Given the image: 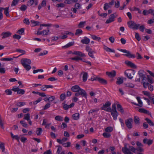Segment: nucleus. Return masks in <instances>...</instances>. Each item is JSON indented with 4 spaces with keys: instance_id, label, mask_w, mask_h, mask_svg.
<instances>
[{
    "instance_id": "obj_1",
    "label": "nucleus",
    "mask_w": 154,
    "mask_h": 154,
    "mask_svg": "<svg viewBox=\"0 0 154 154\" xmlns=\"http://www.w3.org/2000/svg\"><path fill=\"white\" fill-rule=\"evenodd\" d=\"M22 65L27 71L29 70L31 68L30 65L31 63V60L29 59H23L21 60Z\"/></svg>"
},
{
    "instance_id": "obj_2",
    "label": "nucleus",
    "mask_w": 154,
    "mask_h": 154,
    "mask_svg": "<svg viewBox=\"0 0 154 154\" xmlns=\"http://www.w3.org/2000/svg\"><path fill=\"white\" fill-rule=\"evenodd\" d=\"M9 8L8 7L5 8L0 7V20H2L3 17L2 11L4 10V13L7 17H10V14H9Z\"/></svg>"
},
{
    "instance_id": "obj_3",
    "label": "nucleus",
    "mask_w": 154,
    "mask_h": 154,
    "mask_svg": "<svg viewBox=\"0 0 154 154\" xmlns=\"http://www.w3.org/2000/svg\"><path fill=\"white\" fill-rule=\"evenodd\" d=\"M128 27L130 28L133 29H138L140 25L139 23H136L134 21H130L128 22Z\"/></svg>"
},
{
    "instance_id": "obj_4",
    "label": "nucleus",
    "mask_w": 154,
    "mask_h": 154,
    "mask_svg": "<svg viewBox=\"0 0 154 154\" xmlns=\"http://www.w3.org/2000/svg\"><path fill=\"white\" fill-rule=\"evenodd\" d=\"M135 73L134 71L132 69H128L125 72V75L130 79L133 78Z\"/></svg>"
},
{
    "instance_id": "obj_5",
    "label": "nucleus",
    "mask_w": 154,
    "mask_h": 154,
    "mask_svg": "<svg viewBox=\"0 0 154 154\" xmlns=\"http://www.w3.org/2000/svg\"><path fill=\"white\" fill-rule=\"evenodd\" d=\"M118 15L116 13L111 14L109 18L106 21L105 23L108 24L112 22L115 21V18Z\"/></svg>"
},
{
    "instance_id": "obj_6",
    "label": "nucleus",
    "mask_w": 154,
    "mask_h": 154,
    "mask_svg": "<svg viewBox=\"0 0 154 154\" xmlns=\"http://www.w3.org/2000/svg\"><path fill=\"white\" fill-rule=\"evenodd\" d=\"M12 90L14 92H17L18 94L23 95L25 93V91L23 89H20L19 88L16 87H13Z\"/></svg>"
},
{
    "instance_id": "obj_7",
    "label": "nucleus",
    "mask_w": 154,
    "mask_h": 154,
    "mask_svg": "<svg viewBox=\"0 0 154 154\" xmlns=\"http://www.w3.org/2000/svg\"><path fill=\"white\" fill-rule=\"evenodd\" d=\"M133 121V119L131 118H130L125 120V123L128 128L131 129L132 128V123Z\"/></svg>"
},
{
    "instance_id": "obj_8",
    "label": "nucleus",
    "mask_w": 154,
    "mask_h": 154,
    "mask_svg": "<svg viewBox=\"0 0 154 154\" xmlns=\"http://www.w3.org/2000/svg\"><path fill=\"white\" fill-rule=\"evenodd\" d=\"M111 108H109L107 110V111L110 112L111 115L113 117V119L115 120L117 119V117L118 116V112L116 111H111Z\"/></svg>"
},
{
    "instance_id": "obj_9",
    "label": "nucleus",
    "mask_w": 154,
    "mask_h": 154,
    "mask_svg": "<svg viewBox=\"0 0 154 154\" xmlns=\"http://www.w3.org/2000/svg\"><path fill=\"white\" fill-rule=\"evenodd\" d=\"M11 35L12 33L9 31L4 32L1 34V35L2 36V39L8 38Z\"/></svg>"
},
{
    "instance_id": "obj_10",
    "label": "nucleus",
    "mask_w": 154,
    "mask_h": 154,
    "mask_svg": "<svg viewBox=\"0 0 154 154\" xmlns=\"http://www.w3.org/2000/svg\"><path fill=\"white\" fill-rule=\"evenodd\" d=\"M80 95L86 98H87V94L84 90H82L80 92H77L75 94V95L76 97H79Z\"/></svg>"
},
{
    "instance_id": "obj_11",
    "label": "nucleus",
    "mask_w": 154,
    "mask_h": 154,
    "mask_svg": "<svg viewBox=\"0 0 154 154\" xmlns=\"http://www.w3.org/2000/svg\"><path fill=\"white\" fill-rule=\"evenodd\" d=\"M111 105V103L109 101L106 102L105 104H103V106L101 108V109L102 110H106L107 111V110L109 108H111L109 107Z\"/></svg>"
},
{
    "instance_id": "obj_12",
    "label": "nucleus",
    "mask_w": 154,
    "mask_h": 154,
    "mask_svg": "<svg viewBox=\"0 0 154 154\" xmlns=\"http://www.w3.org/2000/svg\"><path fill=\"white\" fill-rule=\"evenodd\" d=\"M71 90L73 92H80L82 90H84L81 88L78 85L73 86L71 88Z\"/></svg>"
},
{
    "instance_id": "obj_13",
    "label": "nucleus",
    "mask_w": 154,
    "mask_h": 154,
    "mask_svg": "<svg viewBox=\"0 0 154 154\" xmlns=\"http://www.w3.org/2000/svg\"><path fill=\"white\" fill-rule=\"evenodd\" d=\"M72 54L77 56H79L82 57H86V55L85 54L79 51H74L72 53Z\"/></svg>"
},
{
    "instance_id": "obj_14",
    "label": "nucleus",
    "mask_w": 154,
    "mask_h": 154,
    "mask_svg": "<svg viewBox=\"0 0 154 154\" xmlns=\"http://www.w3.org/2000/svg\"><path fill=\"white\" fill-rule=\"evenodd\" d=\"M97 80L100 83L106 85L107 84V82L106 80L101 78H96L95 79H93L92 80Z\"/></svg>"
},
{
    "instance_id": "obj_15",
    "label": "nucleus",
    "mask_w": 154,
    "mask_h": 154,
    "mask_svg": "<svg viewBox=\"0 0 154 154\" xmlns=\"http://www.w3.org/2000/svg\"><path fill=\"white\" fill-rule=\"evenodd\" d=\"M122 150L123 152L125 154H132L130 150L127 147L126 145L124 147L122 148Z\"/></svg>"
},
{
    "instance_id": "obj_16",
    "label": "nucleus",
    "mask_w": 154,
    "mask_h": 154,
    "mask_svg": "<svg viewBox=\"0 0 154 154\" xmlns=\"http://www.w3.org/2000/svg\"><path fill=\"white\" fill-rule=\"evenodd\" d=\"M81 42L82 44L87 45L90 42V40L87 37L85 36L81 40Z\"/></svg>"
},
{
    "instance_id": "obj_17",
    "label": "nucleus",
    "mask_w": 154,
    "mask_h": 154,
    "mask_svg": "<svg viewBox=\"0 0 154 154\" xmlns=\"http://www.w3.org/2000/svg\"><path fill=\"white\" fill-rule=\"evenodd\" d=\"M143 142L145 144H147L149 146L152 144L153 143V140L147 139L146 138H144L143 140Z\"/></svg>"
},
{
    "instance_id": "obj_18",
    "label": "nucleus",
    "mask_w": 154,
    "mask_h": 154,
    "mask_svg": "<svg viewBox=\"0 0 154 154\" xmlns=\"http://www.w3.org/2000/svg\"><path fill=\"white\" fill-rule=\"evenodd\" d=\"M106 74L110 77H114L116 75V72L113 70L111 72H106Z\"/></svg>"
},
{
    "instance_id": "obj_19",
    "label": "nucleus",
    "mask_w": 154,
    "mask_h": 154,
    "mask_svg": "<svg viewBox=\"0 0 154 154\" xmlns=\"http://www.w3.org/2000/svg\"><path fill=\"white\" fill-rule=\"evenodd\" d=\"M125 52V53H126V54H124V55L125 56H127L129 58H134L135 57V56L134 54H131L130 51L127 50H126Z\"/></svg>"
},
{
    "instance_id": "obj_20",
    "label": "nucleus",
    "mask_w": 154,
    "mask_h": 154,
    "mask_svg": "<svg viewBox=\"0 0 154 154\" xmlns=\"http://www.w3.org/2000/svg\"><path fill=\"white\" fill-rule=\"evenodd\" d=\"M125 63L126 65L131 68H135L136 67V65L131 61L127 60L126 61Z\"/></svg>"
},
{
    "instance_id": "obj_21",
    "label": "nucleus",
    "mask_w": 154,
    "mask_h": 154,
    "mask_svg": "<svg viewBox=\"0 0 154 154\" xmlns=\"http://www.w3.org/2000/svg\"><path fill=\"white\" fill-rule=\"evenodd\" d=\"M117 107L118 111L120 112L122 114H124V110L122 105L120 104H117Z\"/></svg>"
},
{
    "instance_id": "obj_22",
    "label": "nucleus",
    "mask_w": 154,
    "mask_h": 154,
    "mask_svg": "<svg viewBox=\"0 0 154 154\" xmlns=\"http://www.w3.org/2000/svg\"><path fill=\"white\" fill-rule=\"evenodd\" d=\"M18 57H12L4 58L1 59V60L3 61H10L12 60L14 58H17Z\"/></svg>"
},
{
    "instance_id": "obj_23",
    "label": "nucleus",
    "mask_w": 154,
    "mask_h": 154,
    "mask_svg": "<svg viewBox=\"0 0 154 154\" xmlns=\"http://www.w3.org/2000/svg\"><path fill=\"white\" fill-rule=\"evenodd\" d=\"M72 117L74 120H77L79 119L80 114L78 113H75L72 115Z\"/></svg>"
},
{
    "instance_id": "obj_24",
    "label": "nucleus",
    "mask_w": 154,
    "mask_h": 154,
    "mask_svg": "<svg viewBox=\"0 0 154 154\" xmlns=\"http://www.w3.org/2000/svg\"><path fill=\"white\" fill-rule=\"evenodd\" d=\"M103 49L107 52L113 53L115 52V50L114 49H111L106 46H104Z\"/></svg>"
},
{
    "instance_id": "obj_25",
    "label": "nucleus",
    "mask_w": 154,
    "mask_h": 154,
    "mask_svg": "<svg viewBox=\"0 0 154 154\" xmlns=\"http://www.w3.org/2000/svg\"><path fill=\"white\" fill-rule=\"evenodd\" d=\"M103 49L107 52L113 53L115 52V50L114 49H111L106 46H104Z\"/></svg>"
},
{
    "instance_id": "obj_26",
    "label": "nucleus",
    "mask_w": 154,
    "mask_h": 154,
    "mask_svg": "<svg viewBox=\"0 0 154 154\" xmlns=\"http://www.w3.org/2000/svg\"><path fill=\"white\" fill-rule=\"evenodd\" d=\"M70 59L72 60H74L76 62H78L79 60H82L83 59L81 57L76 56L74 57H71Z\"/></svg>"
},
{
    "instance_id": "obj_27",
    "label": "nucleus",
    "mask_w": 154,
    "mask_h": 154,
    "mask_svg": "<svg viewBox=\"0 0 154 154\" xmlns=\"http://www.w3.org/2000/svg\"><path fill=\"white\" fill-rule=\"evenodd\" d=\"M123 82V80L122 77H118L116 81V83L118 85H121Z\"/></svg>"
},
{
    "instance_id": "obj_28",
    "label": "nucleus",
    "mask_w": 154,
    "mask_h": 154,
    "mask_svg": "<svg viewBox=\"0 0 154 154\" xmlns=\"http://www.w3.org/2000/svg\"><path fill=\"white\" fill-rule=\"evenodd\" d=\"M74 44V42H70L68 43L66 45L64 46H63V48H67L72 45H73Z\"/></svg>"
},
{
    "instance_id": "obj_29",
    "label": "nucleus",
    "mask_w": 154,
    "mask_h": 154,
    "mask_svg": "<svg viewBox=\"0 0 154 154\" xmlns=\"http://www.w3.org/2000/svg\"><path fill=\"white\" fill-rule=\"evenodd\" d=\"M91 38L94 40L99 41L101 38L100 37L97 36L95 35H91Z\"/></svg>"
},
{
    "instance_id": "obj_30",
    "label": "nucleus",
    "mask_w": 154,
    "mask_h": 154,
    "mask_svg": "<svg viewBox=\"0 0 154 154\" xmlns=\"http://www.w3.org/2000/svg\"><path fill=\"white\" fill-rule=\"evenodd\" d=\"M55 119L57 121L62 122L63 121V117L58 115L55 116Z\"/></svg>"
},
{
    "instance_id": "obj_31",
    "label": "nucleus",
    "mask_w": 154,
    "mask_h": 154,
    "mask_svg": "<svg viewBox=\"0 0 154 154\" xmlns=\"http://www.w3.org/2000/svg\"><path fill=\"white\" fill-rule=\"evenodd\" d=\"M136 99L138 102V106L142 107L143 106V103L140 99V97H137Z\"/></svg>"
},
{
    "instance_id": "obj_32",
    "label": "nucleus",
    "mask_w": 154,
    "mask_h": 154,
    "mask_svg": "<svg viewBox=\"0 0 154 154\" xmlns=\"http://www.w3.org/2000/svg\"><path fill=\"white\" fill-rule=\"evenodd\" d=\"M113 130V128L111 127H108L105 129L104 131L105 132L110 133Z\"/></svg>"
},
{
    "instance_id": "obj_33",
    "label": "nucleus",
    "mask_w": 154,
    "mask_h": 154,
    "mask_svg": "<svg viewBox=\"0 0 154 154\" xmlns=\"http://www.w3.org/2000/svg\"><path fill=\"white\" fill-rule=\"evenodd\" d=\"M103 136L105 138H109L111 137V134L110 133L105 132L103 133Z\"/></svg>"
},
{
    "instance_id": "obj_34",
    "label": "nucleus",
    "mask_w": 154,
    "mask_h": 154,
    "mask_svg": "<svg viewBox=\"0 0 154 154\" xmlns=\"http://www.w3.org/2000/svg\"><path fill=\"white\" fill-rule=\"evenodd\" d=\"M148 81L150 83L152 84L154 82V80L153 78L149 75L147 76Z\"/></svg>"
},
{
    "instance_id": "obj_35",
    "label": "nucleus",
    "mask_w": 154,
    "mask_h": 154,
    "mask_svg": "<svg viewBox=\"0 0 154 154\" xmlns=\"http://www.w3.org/2000/svg\"><path fill=\"white\" fill-rule=\"evenodd\" d=\"M83 81L84 82L86 81L88 78V73L87 72H84L83 75Z\"/></svg>"
},
{
    "instance_id": "obj_36",
    "label": "nucleus",
    "mask_w": 154,
    "mask_h": 154,
    "mask_svg": "<svg viewBox=\"0 0 154 154\" xmlns=\"http://www.w3.org/2000/svg\"><path fill=\"white\" fill-rule=\"evenodd\" d=\"M26 104V103L24 102H18L16 105L19 107L23 106Z\"/></svg>"
},
{
    "instance_id": "obj_37",
    "label": "nucleus",
    "mask_w": 154,
    "mask_h": 154,
    "mask_svg": "<svg viewBox=\"0 0 154 154\" xmlns=\"http://www.w3.org/2000/svg\"><path fill=\"white\" fill-rule=\"evenodd\" d=\"M130 10L131 11H137L138 13H141V11L140 10V9L139 8H136L135 7H134L133 8H132L131 9H130Z\"/></svg>"
},
{
    "instance_id": "obj_38",
    "label": "nucleus",
    "mask_w": 154,
    "mask_h": 154,
    "mask_svg": "<svg viewBox=\"0 0 154 154\" xmlns=\"http://www.w3.org/2000/svg\"><path fill=\"white\" fill-rule=\"evenodd\" d=\"M82 31L81 29H77L76 30L75 35H79L82 34Z\"/></svg>"
},
{
    "instance_id": "obj_39",
    "label": "nucleus",
    "mask_w": 154,
    "mask_h": 154,
    "mask_svg": "<svg viewBox=\"0 0 154 154\" xmlns=\"http://www.w3.org/2000/svg\"><path fill=\"white\" fill-rule=\"evenodd\" d=\"M145 120L147 121V123L149 124L150 126H153L154 125V123L149 119L146 118L145 119Z\"/></svg>"
},
{
    "instance_id": "obj_40",
    "label": "nucleus",
    "mask_w": 154,
    "mask_h": 154,
    "mask_svg": "<svg viewBox=\"0 0 154 154\" xmlns=\"http://www.w3.org/2000/svg\"><path fill=\"white\" fill-rule=\"evenodd\" d=\"M85 23V21L80 22L78 25V27L80 28H82L84 27Z\"/></svg>"
},
{
    "instance_id": "obj_41",
    "label": "nucleus",
    "mask_w": 154,
    "mask_h": 154,
    "mask_svg": "<svg viewBox=\"0 0 154 154\" xmlns=\"http://www.w3.org/2000/svg\"><path fill=\"white\" fill-rule=\"evenodd\" d=\"M134 121L136 124H138L139 123L140 119L137 116H135L134 118Z\"/></svg>"
},
{
    "instance_id": "obj_42",
    "label": "nucleus",
    "mask_w": 154,
    "mask_h": 154,
    "mask_svg": "<svg viewBox=\"0 0 154 154\" xmlns=\"http://www.w3.org/2000/svg\"><path fill=\"white\" fill-rule=\"evenodd\" d=\"M125 86L128 87L133 88L134 87V84L128 82L125 84Z\"/></svg>"
},
{
    "instance_id": "obj_43",
    "label": "nucleus",
    "mask_w": 154,
    "mask_h": 154,
    "mask_svg": "<svg viewBox=\"0 0 154 154\" xmlns=\"http://www.w3.org/2000/svg\"><path fill=\"white\" fill-rule=\"evenodd\" d=\"M24 117L23 119L26 120L27 121L29 120L30 119V114L29 113H27V114L24 115Z\"/></svg>"
},
{
    "instance_id": "obj_44",
    "label": "nucleus",
    "mask_w": 154,
    "mask_h": 154,
    "mask_svg": "<svg viewBox=\"0 0 154 154\" xmlns=\"http://www.w3.org/2000/svg\"><path fill=\"white\" fill-rule=\"evenodd\" d=\"M42 129L41 128H37L36 130V134L37 135H40L41 134Z\"/></svg>"
},
{
    "instance_id": "obj_45",
    "label": "nucleus",
    "mask_w": 154,
    "mask_h": 154,
    "mask_svg": "<svg viewBox=\"0 0 154 154\" xmlns=\"http://www.w3.org/2000/svg\"><path fill=\"white\" fill-rule=\"evenodd\" d=\"M35 0H29L27 2V6H31L32 5L34 2Z\"/></svg>"
},
{
    "instance_id": "obj_46",
    "label": "nucleus",
    "mask_w": 154,
    "mask_h": 154,
    "mask_svg": "<svg viewBox=\"0 0 154 154\" xmlns=\"http://www.w3.org/2000/svg\"><path fill=\"white\" fill-rule=\"evenodd\" d=\"M110 8V6L109 5L108 3H106L104 4L103 8L105 10H107Z\"/></svg>"
},
{
    "instance_id": "obj_47",
    "label": "nucleus",
    "mask_w": 154,
    "mask_h": 154,
    "mask_svg": "<svg viewBox=\"0 0 154 154\" xmlns=\"http://www.w3.org/2000/svg\"><path fill=\"white\" fill-rule=\"evenodd\" d=\"M49 29L44 30L42 31V35H48L49 34Z\"/></svg>"
},
{
    "instance_id": "obj_48",
    "label": "nucleus",
    "mask_w": 154,
    "mask_h": 154,
    "mask_svg": "<svg viewBox=\"0 0 154 154\" xmlns=\"http://www.w3.org/2000/svg\"><path fill=\"white\" fill-rule=\"evenodd\" d=\"M138 111L139 112L141 113H147L148 112L147 110L142 108H140Z\"/></svg>"
},
{
    "instance_id": "obj_49",
    "label": "nucleus",
    "mask_w": 154,
    "mask_h": 154,
    "mask_svg": "<svg viewBox=\"0 0 154 154\" xmlns=\"http://www.w3.org/2000/svg\"><path fill=\"white\" fill-rule=\"evenodd\" d=\"M27 8V7L25 5H21L20 8V10L22 11H25Z\"/></svg>"
},
{
    "instance_id": "obj_50",
    "label": "nucleus",
    "mask_w": 154,
    "mask_h": 154,
    "mask_svg": "<svg viewBox=\"0 0 154 154\" xmlns=\"http://www.w3.org/2000/svg\"><path fill=\"white\" fill-rule=\"evenodd\" d=\"M144 71L143 70H140L138 72L139 75L140 77H142L144 76L143 74Z\"/></svg>"
},
{
    "instance_id": "obj_51",
    "label": "nucleus",
    "mask_w": 154,
    "mask_h": 154,
    "mask_svg": "<svg viewBox=\"0 0 154 154\" xmlns=\"http://www.w3.org/2000/svg\"><path fill=\"white\" fill-rule=\"evenodd\" d=\"M55 99V97L54 96H51L50 97L47 98V100L50 101L52 102Z\"/></svg>"
},
{
    "instance_id": "obj_52",
    "label": "nucleus",
    "mask_w": 154,
    "mask_h": 154,
    "mask_svg": "<svg viewBox=\"0 0 154 154\" xmlns=\"http://www.w3.org/2000/svg\"><path fill=\"white\" fill-rule=\"evenodd\" d=\"M70 143L68 142L66 143H63L62 145L65 147H69L70 146Z\"/></svg>"
},
{
    "instance_id": "obj_53",
    "label": "nucleus",
    "mask_w": 154,
    "mask_h": 154,
    "mask_svg": "<svg viewBox=\"0 0 154 154\" xmlns=\"http://www.w3.org/2000/svg\"><path fill=\"white\" fill-rule=\"evenodd\" d=\"M42 100V98H38V99L37 100H36L35 101H34L33 102V104L35 105L37 103L41 101Z\"/></svg>"
},
{
    "instance_id": "obj_54",
    "label": "nucleus",
    "mask_w": 154,
    "mask_h": 154,
    "mask_svg": "<svg viewBox=\"0 0 154 154\" xmlns=\"http://www.w3.org/2000/svg\"><path fill=\"white\" fill-rule=\"evenodd\" d=\"M31 22L33 24V26H35L36 25H38L39 24V22L38 21H35L33 20H31Z\"/></svg>"
},
{
    "instance_id": "obj_55",
    "label": "nucleus",
    "mask_w": 154,
    "mask_h": 154,
    "mask_svg": "<svg viewBox=\"0 0 154 154\" xmlns=\"http://www.w3.org/2000/svg\"><path fill=\"white\" fill-rule=\"evenodd\" d=\"M24 28H21L17 31V33L20 34H22L23 33H24Z\"/></svg>"
},
{
    "instance_id": "obj_56",
    "label": "nucleus",
    "mask_w": 154,
    "mask_h": 154,
    "mask_svg": "<svg viewBox=\"0 0 154 154\" xmlns=\"http://www.w3.org/2000/svg\"><path fill=\"white\" fill-rule=\"evenodd\" d=\"M5 92L7 95H11L12 94V92L10 89H7L5 91Z\"/></svg>"
},
{
    "instance_id": "obj_57",
    "label": "nucleus",
    "mask_w": 154,
    "mask_h": 154,
    "mask_svg": "<svg viewBox=\"0 0 154 154\" xmlns=\"http://www.w3.org/2000/svg\"><path fill=\"white\" fill-rule=\"evenodd\" d=\"M116 105L115 103H113L112 104V108H111V111H116Z\"/></svg>"
},
{
    "instance_id": "obj_58",
    "label": "nucleus",
    "mask_w": 154,
    "mask_h": 154,
    "mask_svg": "<svg viewBox=\"0 0 154 154\" xmlns=\"http://www.w3.org/2000/svg\"><path fill=\"white\" fill-rule=\"evenodd\" d=\"M48 122V120L46 119H44L43 120V123L42 124V125H45V128H47V122Z\"/></svg>"
},
{
    "instance_id": "obj_59",
    "label": "nucleus",
    "mask_w": 154,
    "mask_h": 154,
    "mask_svg": "<svg viewBox=\"0 0 154 154\" xmlns=\"http://www.w3.org/2000/svg\"><path fill=\"white\" fill-rule=\"evenodd\" d=\"M18 0H13L12 2L11 5L15 6L17 4Z\"/></svg>"
},
{
    "instance_id": "obj_60",
    "label": "nucleus",
    "mask_w": 154,
    "mask_h": 154,
    "mask_svg": "<svg viewBox=\"0 0 154 154\" xmlns=\"http://www.w3.org/2000/svg\"><path fill=\"white\" fill-rule=\"evenodd\" d=\"M20 123L22 125V126L23 127L26 128L27 127V125L26 123L24 122L23 121H21L20 122Z\"/></svg>"
},
{
    "instance_id": "obj_61",
    "label": "nucleus",
    "mask_w": 154,
    "mask_h": 154,
    "mask_svg": "<svg viewBox=\"0 0 154 154\" xmlns=\"http://www.w3.org/2000/svg\"><path fill=\"white\" fill-rule=\"evenodd\" d=\"M16 51L19 52L20 53H22V54H25V51L24 50L20 49H17L16 50Z\"/></svg>"
},
{
    "instance_id": "obj_62",
    "label": "nucleus",
    "mask_w": 154,
    "mask_h": 154,
    "mask_svg": "<svg viewBox=\"0 0 154 154\" xmlns=\"http://www.w3.org/2000/svg\"><path fill=\"white\" fill-rule=\"evenodd\" d=\"M65 94H62L60 96V98L62 101L65 98Z\"/></svg>"
},
{
    "instance_id": "obj_63",
    "label": "nucleus",
    "mask_w": 154,
    "mask_h": 154,
    "mask_svg": "<svg viewBox=\"0 0 154 154\" xmlns=\"http://www.w3.org/2000/svg\"><path fill=\"white\" fill-rule=\"evenodd\" d=\"M48 53V51H44L43 52L40 53L39 56H43L47 54Z\"/></svg>"
},
{
    "instance_id": "obj_64",
    "label": "nucleus",
    "mask_w": 154,
    "mask_h": 154,
    "mask_svg": "<svg viewBox=\"0 0 154 154\" xmlns=\"http://www.w3.org/2000/svg\"><path fill=\"white\" fill-rule=\"evenodd\" d=\"M23 22L24 23L27 25L29 24L30 23L29 20L28 18H25L23 20Z\"/></svg>"
}]
</instances>
